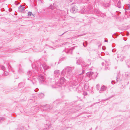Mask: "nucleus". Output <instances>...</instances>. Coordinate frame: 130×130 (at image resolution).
Here are the masks:
<instances>
[{"label":"nucleus","instance_id":"obj_11","mask_svg":"<svg viewBox=\"0 0 130 130\" xmlns=\"http://www.w3.org/2000/svg\"><path fill=\"white\" fill-rule=\"evenodd\" d=\"M96 87L97 89H98V90H99V84H98L96 85Z\"/></svg>","mask_w":130,"mask_h":130},{"label":"nucleus","instance_id":"obj_2","mask_svg":"<svg viewBox=\"0 0 130 130\" xmlns=\"http://www.w3.org/2000/svg\"><path fill=\"white\" fill-rule=\"evenodd\" d=\"M24 10V7L21 5L19 8V10L20 12H22Z\"/></svg>","mask_w":130,"mask_h":130},{"label":"nucleus","instance_id":"obj_15","mask_svg":"<svg viewBox=\"0 0 130 130\" xmlns=\"http://www.w3.org/2000/svg\"><path fill=\"white\" fill-rule=\"evenodd\" d=\"M111 83H112V84H113V83H112V82H111Z\"/></svg>","mask_w":130,"mask_h":130},{"label":"nucleus","instance_id":"obj_14","mask_svg":"<svg viewBox=\"0 0 130 130\" xmlns=\"http://www.w3.org/2000/svg\"><path fill=\"white\" fill-rule=\"evenodd\" d=\"M119 2H120V1H119V2H118V4H119Z\"/></svg>","mask_w":130,"mask_h":130},{"label":"nucleus","instance_id":"obj_10","mask_svg":"<svg viewBox=\"0 0 130 130\" xmlns=\"http://www.w3.org/2000/svg\"><path fill=\"white\" fill-rule=\"evenodd\" d=\"M4 74L6 76H7L8 75V73L7 72L5 71L4 72Z\"/></svg>","mask_w":130,"mask_h":130},{"label":"nucleus","instance_id":"obj_1","mask_svg":"<svg viewBox=\"0 0 130 130\" xmlns=\"http://www.w3.org/2000/svg\"><path fill=\"white\" fill-rule=\"evenodd\" d=\"M38 79L41 82H43L44 80V77L42 75H40L39 76Z\"/></svg>","mask_w":130,"mask_h":130},{"label":"nucleus","instance_id":"obj_12","mask_svg":"<svg viewBox=\"0 0 130 130\" xmlns=\"http://www.w3.org/2000/svg\"><path fill=\"white\" fill-rule=\"evenodd\" d=\"M2 70H5V67L3 66H2Z\"/></svg>","mask_w":130,"mask_h":130},{"label":"nucleus","instance_id":"obj_4","mask_svg":"<svg viewBox=\"0 0 130 130\" xmlns=\"http://www.w3.org/2000/svg\"><path fill=\"white\" fill-rule=\"evenodd\" d=\"M106 89V87L104 86H103L101 88V90L100 91V92H101L102 91H104Z\"/></svg>","mask_w":130,"mask_h":130},{"label":"nucleus","instance_id":"obj_5","mask_svg":"<svg viewBox=\"0 0 130 130\" xmlns=\"http://www.w3.org/2000/svg\"><path fill=\"white\" fill-rule=\"evenodd\" d=\"M65 82L64 79L63 78H62L60 80V83L61 84H63V83Z\"/></svg>","mask_w":130,"mask_h":130},{"label":"nucleus","instance_id":"obj_8","mask_svg":"<svg viewBox=\"0 0 130 130\" xmlns=\"http://www.w3.org/2000/svg\"><path fill=\"white\" fill-rule=\"evenodd\" d=\"M72 10L73 11V12L74 13L76 11V9L75 7H73L72 9Z\"/></svg>","mask_w":130,"mask_h":130},{"label":"nucleus","instance_id":"obj_6","mask_svg":"<svg viewBox=\"0 0 130 130\" xmlns=\"http://www.w3.org/2000/svg\"><path fill=\"white\" fill-rule=\"evenodd\" d=\"M43 67L44 69H47L48 68V67L46 64H44L43 65Z\"/></svg>","mask_w":130,"mask_h":130},{"label":"nucleus","instance_id":"obj_3","mask_svg":"<svg viewBox=\"0 0 130 130\" xmlns=\"http://www.w3.org/2000/svg\"><path fill=\"white\" fill-rule=\"evenodd\" d=\"M93 72H88L86 73V75L88 77L91 76L93 74Z\"/></svg>","mask_w":130,"mask_h":130},{"label":"nucleus","instance_id":"obj_7","mask_svg":"<svg viewBox=\"0 0 130 130\" xmlns=\"http://www.w3.org/2000/svg\"><path fill=\"white\" fill-rule=\"evenodd\" d=\"M60 72V71L58 70H55L54 71V73L56 75L59 74Z\"/></svg>","mask_w":130,"mask_h":130},{"label":"nucleus","instance_id":"obj_9","mask_svg":"<svg viewBox=\"0 0 130 130\" xmlns=\"http://www.w3.org/2000/svg\"><path fill=\"white\" fill-rule=\"evenodd\" d=\"M32 14L31 12H29L28 13V16H31Z\"/></svg>","mask_w":130,"mask_h":130},{"label":"nucleus","instance_id":"obj_13","mask_svg":"<svg viewBox=\"0 0 130 130\" xmlns=\"http://www.w3.org/2000/svg\"><path fill=\"white\" fill-rule=\"evenodd\" d=\"M83 45L84 46H85L84 45V43H83Z\"/></svg>","mask_w":130,"mask_h":130}]
</instances>
